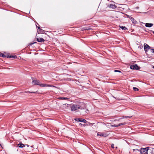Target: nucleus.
<instances>
[{
    "instance_id": "7ed1b4c3",
    "label": "nucleus",
    "mask_w": 154,
    "mask_h": 154,
    "mask_svg": "<svg viewBox=\"0 0 154 154\" xmlns=\"http://www.w3.org/2000/svg\"><path fill=\"white\" fill-rule=\"evenodd\" d=\"M32 83H34V85H40V82L39 80L33 79L32 81Z\"/></svg>"
},
{
    "instance_id": "2f4dec72",
    "label": "nucleus",
    "mask_w": 154,
    "mask_h": 154,
    "mask_svg": "<svg viewBox=\"0 0 154 154\" xmlns=\"http://www.w3.org/2000/svg\"><path fill=\"white\" fill-rule=\"evenodd\" d=\"M36 43V42H34V43Z\"/></svg>"
},
{
    "instance_id": "4468645a",
    "label": "nucleus",
    "mask_w": 154,
    "mask_h": 154,
    "mask_svg": "<svg viewBox=\"0 0 154 154\" xmlns=\"http://www.w3.org/2000/svg\"><path fill=\"white\" fill-rule=\"evenodd\" d=\"M129 18L131 20V21L133 23H135V20L133 17H131L130 16Z\"/></svg>"
},
{
    "instance_id": "dca6fc26",
    "label": "nucleus",
    "mask_w": 154,
    "mask_h": 154,
    "mask_svg": "<svg viewBox=\"0 0 154 154\" xmlns=\"http://www.w3.org/2000/svg\"><path fill=\"white\" fill-rule=\"evenodd\" d=\"M120 28L123 30H126L127 29V28L125 26H120Z\"/></svg>"
},
{
    "instance_id": "cd10ccee",
    "label": "nucleus",
    "mask_w": 154,
    "mask_h": 154,
    "mask_svg": "<svg viewBox=\"0 0 154 154\" xmlns=\"http://www.w3.org/2000/svg\"><path fill=\"white\" fill-rule=\"evenodd\" d=\"M27 145V146L28 147L29 146V145Z\"/></svg>"
},
{
    "instance_id": "f03ea898",
    "label": "nucleus",
    "mask_w": 154,
    "mask_h": 154,
    "mask_svg": "<svg viewBox=\"0 0 154 154\" xmlns=\"http://www.w3.org/2000/svg\"><path fill=\"white\" fill-rule=\"evenodd\" d=\"M148 149L149 147H146L145 148H141L140 150V153L142 154H147Z\"/></svg>"
},
{
    "instance_id": "6ab92c4d",
    "label": "nucleus",
    "mask_w": 154,
    "mask_h": 154,
    "mask_svg": "<svg viewBox=\"0 0 154 154\" xmlns=\"http://www.w3.org/2000/svg\"><path fill=\"white\" fill-rule=\"evenodd\" d=\"M115 5L112 4H110L109 7L110 8H114L115 7Z\"/></svg>"
},
{
    "instance_id": "423d86ee",
    "label": "nucleus",
    "mask_w": 154,
    "mask_h": 154,
    "mask_svg": "<svg viewBox=\"0 0 154 154\" xmlns=\"http://www.w3.org/2000/svg\"><path fill=\"white\" fill-rule=\"evenodd\" d=\"M75 120L77 121L78 122H82L84 123H86L87 122L86 120L84 119H81V118H75Z\"/></svg>"
},
{
    "instance_id": "f3484780",
    "label": "nucleus",
    "mask_w": 154,
    "mask_h": 154,
    "mask_svg": "<svg viewBox=\"0 0 154 154\" xmlns=\"http://www.w3.org/2000/svg\"><path fill=\"white\" fill-rule=\"evenodd\" d=\"M125 124H126V123L125 122L122 123H120L119 124L117 125V126H121V125H125Z\"/></svg>"
},
{
    "instance_id": "2eb2a0df",
    "label": "nucleus",
    "mask_w": 154,
    "mask_h": 154,
    "mask_svg": "<svg viewBox=\"0 0 154 154\" xmlns=\"http://www.w3.org/2000/svg\"><path fill=\"white\" fill-rule=\"evenodd\" d=\"M5 57H7L8 58H15V56H10V55H6L5 56Z\"/></svg>"
},
{
    "instance_id": "bb28decb",
    "label": "nucleus",
    "mask_w": 154,
    "mask_h": 154,
    "mask_svg": "<svg viewBox=\"0 0 154 154\" xmlns=\"http://www.w3.org/2000/svg\"><path fill=\"white\" fill-rule=\"evenodd\" d=\"M37 27L38 28V29H40V28L39 27L37 26Z\"/></svg>"
},
{
    "instance_id": "473e14b6",
    "label": "nucleus",
    "mask_w": 154,
    "mask_h": 154,
    "mask_svg": "<svg viewBox=\"0 0 154 154\" xmlns=\"http://www.w3.org/2000/svg\"><path fill=\"white\" fill-rule=\"evenodd\" d=\"M153 68H154V66H153Z\"/></svg>"
},
{
    "instance_id": "f8f14e48",
    "label": "nucleus",
    "mask_w": 154,
    "mask_h": 154,
    "mask_svg": "<svg viewBox=\"0 0 154 154\" xmlns=\"http://www.w3.org/2000/svg\"><path fill=\"white\" fill-rule=\"evenodd\" d=\"M58 99L60 100H67L69 99V98L67 97H60L58 98Z\"/></svg>"
},
{
    "instance_id": "a211bd4d",
    "label": "nucleus",
    "mask_w": 154,
    "mask_h": 154,
    "mask_svg": "<svg viewBox=\"0 0 154 154\" xmlns=\"http://www.w3.org/2000/svg\"><path fill=\"white\" fill-rule=\"evenodd\" d=\"M5 55L3 53L0 52V57H5Z\"/></svg>"
},
{
    "instance_id": "412c9836",
    "label": "nucleus",
    "mask_w": 154,
    "mask_h": 154,
    "mask_svg": "<svg viewBox=\"0 0 154 154\" xmlns=\"http://www.w3.org/2000/svg\"><path fill=\"white\" fill-rule=\"evenodd\" d=\"M133 89L134 91H138L139 90V89L138 88H136V87H133Z\"/></svg>"
},
{
    "instance_id": "20e7f679",
    "label": "nucleus",
    "mask_w": 154,
    "mask_h": 154,
    "mask_svg": "<svg viewBox=\"0 0 154 154\" xmlns=\"http://www.w3.org/2000/svg\"><path fill=\"white\" fill-rule=\"evenodd\" d=\"M130 68L133 69H139L138 66L136 64L131 65L130 66Z\"/></svg>"
},
{
    "instance_id": "c85d7f7f",
    "label": "nucleus",
    "mask_w": 154,
    "mask_h": 154,
    "mask_svg": "<svg viewBox=\"0 0 154 154\" xmlns=\"http://www.w3.org/2000/svg\"><path fill=\"white\" fill-rule=\"evenodd\" d=\"M79 125H82V124H81V123H80L79 124Z\"/></svg>"
},
{
    "instance_id": "5701e85b",
    "label": "nucleus",
    "mask_w": 154,
    "mask_h": 154,
    "mask_svg": "<svg viewBox=\"0 0 154 154\" xmlns=\"http://www.w3.org/2000/svg\"><path fill=\"white\" fill-rule=\"evenodd\" d=\"M114 144H112V145H111V147L113 148H114Z\"/></svg>"
},
{
    "instance_id": "f257e3e1",
    "label": "nucleus",
    "mask_w": 154,
    "mask_h": 154,
    "mask_svg": "<svg viewBox=\"0 0 154 154\" xmlns=\"http://www.w3.org/2000/svg\"><path fill=\"white\" fill-rule=\"evenodd\" d=\"M70 108L72 111H75L78 109H82V108L79 105L77 104H71Z\"/></svg>"
},
{
    "instance_id": "0eeeda50",
    "label": "nucleus",
    "mask_w": 154,
    "mask_h": 154,
    "mask_svg": "<svg viewBox=\"0 0 154 154\" xmlns=\"http://www.w3.org/2000/svg\"><path fill=\"white\" fill-rule=\"evenodd\" d=\"M40 86L42 87H54L55 86L54 85H52L47 84H40Z\"/></svg>"
},
{
    "instance_id": "aec40b11",
    "label": "nucleus",
    "mask_w": 154,
    "mask_h": 154,
    "mask_svg": "<svg viewBox=\"0 0 154 154\" xmlns=\"http://www.w3.org/2000/svg\"><path fill=\"white\" fill-rule=\"evenodd\" d=\"M131 117H132V116L130 117V116H123L122 117V118H130Z\"/></svg>"
},
{
    "instance_id": "c756f323",
    "label": "nucleus",
    "mask_w": 154,
    "mask_h": 154,
    "mask_svg": "<svg viewBox=\"0 0 154 154\" xmlns=\"http://www.w3.org/2000/svg\"><path fill=\"white\" fill-rule=\"evenodd\" d=\"M33 43H32L31 44V45H32Z\"/></svg>"
},
{
    "instance_id": "9d476101",
    "label": "nucleus",
    "mask_w": 154,
    "mask_h": 154,
    "mask_svg": "<svg viewBox=\"0 0 154 154\" xmlns=\"http://www.w3.org/2000/svg\"><path fill=\"white\" fill-rule=\"evenodd\" d=\"M36 38L37 41L38 42H44L45 41V40L42 38H38V37H37Z\"/></svg>"
},
{
    "instance_id": "6e6552de",
    "label": "nucleus",
    "mask_w": 154,
    "mask_h": 154,
    "mask_svg": "<svg viewBox=\"0 0 154 154\" xmlns=\"http://www.w3.org/2000/svg\"><path fill=\"white\" fill-rule=\"evenodd\" d=\"M69 105V104H63L62 106H61V108L63 110H65L66 109H67L68 107V105Z\"/></svg>"
},
{
    "instance_id": "7c9ffc66",
    "label": "nucleus",
    "mask_w": 154,
    "mask_h": 154,
    "mask_svg": "<svg viewBox=\"0 0 154 154\" xmlns=\"http://www.w3.org/2000/svg\"><path fill=\"white\" fill-rule=\"evenodd\" d=\"M30 92V93H33V92Z\"/></svg>"
},
{
    "instance_id": "9b49d317",
    "label": "nucleus",
    "mask_w": 154,
    "mask_h": 154,
    "mask_svg": "<svg viewBox=\"0 0 154 154\" xmlns=\"http://www.w3.org/2000/svg\"><path fill=\"white\" fill-rule=\"evenodd\" d=\"M153 26V24L152 23H146L145 24V26L146 27H150Z\"/></svg>"
},
{
    "instance_id": "4be33fe9",
    "label": "nucleus",
    "mask_w": 154,
    "mask_h": 154,
    "mask_svg": "<svg viewBox=\"0 0 154 154\" xmlns=\"http://www.w3.org/2000/svg\"><path fill=\"white\" fill-rule=\"evenodd\" d=\"M114 71L115 72H121V71H120L118 70H115Z\"/></svg>"
},
{
    "instance_id": "a878e982",
    "label": "nucleus",
    "mask_w": 154,
    "mask_h": 154,
    "mask_svg": "<svg viewBox=\"0 0 154 154\" xmlns=\"http://www.w3.org/2000/svg\"><path fill=\"white\" fill-rule=\"evenodd\" d=\"M140 48L141 49V48H143V46H142V45L141 46H141H139V48H140Z\"/></svg>"
},
{
    "instance_id": "393cba45",
    "label": "nucleus",
    "mask_w": 154,
    "mask_h": 154,
    "mask_svg": "<svg viewBox=\"0 0 154 154\" xmlns=\"http://www.w3.org/2000/svg\"><path fill=\"white\" fill-rule=\"evenodd\" d=\"M112 126L113 127H118L119 126H117V125H112Z\"/></svg>"
},
{
    "instance_id": "39448f33",
    "label": "nucleus",
    "mask_w": 154,
    "mask_h": 154,
    "mask_svg": "<svg viewBox=\"0 0 154 154\" xmlns=\"http://www.w3.org/2000/svg\"><path fill=\"white\" fill-rule=\"evenodd\" d=\"M144 50L146 52L150 48V47L147 44L144 43Z\"/></svg>"
},
{
    "instance_id": "1a4fd4ad",
    "label": "nucleus",
    "mask_w": 154,
    "mask_h": 154,
    "mask_svg": "<svg viewBox=\"0 0 154 154\" xmlns=\"http://www.w3.org/2000/svg\"><path fill=\"white\" fill-rule=\"evenodd\" d=\"M97 135L98 136H100L101 137H106L107 135L105 133H98L97 134Z\"/></svg>"
},
{
    "instance_id": "ddd939ff",
    "label": "nucleus",
    "mask_w": 154,
    "mask_h": 154,
    "mask_svg": "<svg viewBox=\"0 0 154 154\" xmlns=\"http://www.w3.org/2000/svg\"><path fill=\"white\" fill-rule=\"evenodd\" d=\"M17 146L20 148H23L24 147V145L22 143L18 144L17 145Z\"/></svg>"
},
{
    "instance_id": "b1692460",
    "label": "nucleus",
    "mask_w": 154,
    "mask_h": 154,
    "mask_svg": "<svg viewBox=\"0 0 154 154\" xmlns=\"http://www.w3.org/2000/svg\"><path fill=\"white\" fill-rule=\"evenodd\" d=\"M151 50H152V53H154V49H151Z\"/></svg>"
}]
</instances>
